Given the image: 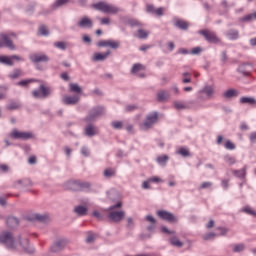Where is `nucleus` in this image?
<instances>
[{"instance_id":"31","label":"nucleus","mask_w":256,"mask_h":256,"mask_svg":"<svg viewBox=\"0 0 256 256\" xmlns=\"http://www.w3.org/2000/svg\"><path fill=\"white\" fill-rule=\"evenodd\" d=\"M85 135L88 137H95L96 133L93 124L88 123V125L85 127Z\"/></svg>"},{"instance_id":"32","label":"nucleus","mask_w":256,"mask_h":256,"mask_svg":"<svg viewBox=\"0 0 256 256\" xmlns=\"http://www.w3.org/2000/svg\"><path fill=\"white\" fill-rule=\"evenodd\" d=\"M23 75V70L16 68L10 74H8L9 79H19Z\"/></svg>"},{"instance_id":"62","label":"nucleus","mask_w":256,"mask_h":256,"mask_svg":"<svg viewBox=\"0 0 256 256\" xmlns=\"http://www.w3.org/2000/svg\"><path fill=\"white\" fill-rule=\"evenodd\" d=\"M81 154H82L84 157H89V155H90L89 148H87L86 146H83V147L81 148Z\"/></svg>"},{"instance_id":"11","label":"nucleus","mask_w":256,"mask_h":256,"mask_svg":"<svg viewBox=\"0 0 256 256\" xmlns=\"http://www.w3.org/2000/svg\"><path fill=\"white\" fill-rule=\"evenodd\" d=\"M199 34L204 36L207 43H213L214 45L221 43V39L217 37L215 32H211L209 30H200Z\"/></svg>"},{"instance_id":"1","label":"nucleus","mask_w":256,"mask_h":256,"mask_svg":"<svg viewBox=\"0 0 256 256\" xmlns=\"http://www.w3.org/2000/svg\"><path fill=\"white\" fill-rule=\"evenodd\" d=\"M92 9L95 11H100V13H106L108 15H117V13L121 12V8L113 4H107L105 1H99L92 4Z\"/></svg>"},{"instance_id":"5","label":"nucleus","mask_w":256,"mask_h":256,"mask_svg":"<svg viewBox=\"0 0 256 256\" xmlns=\"http://www.w3.org/2000/svg\"><path fill=\"white\" fill-rule=\"evenodd\" d=\"M159 121V112L152 111L147 116L144 122L141 124V127L144 129V131H147L153 127L156 123Z\"/></svg>"},{"instance_id":"17","label":"nucleus","mask_w":256,"mask_h":256,"mask_svg":"<svg viewBox=\"0 0 256 256\" xmlns=\"http://www.w3.org/2000/svg\"><path fill=\"white\" fill-rule=\"evenodd\" d=\"M170 97L171 94L169 93V91L163 89L159 90L156 94V99L158 103H165V101H168Z\"/></svg>"},{"instance_id":"33","label":"nucleus","mask_w":256,"mask_h":256,"mask_svg":"<svg viewBox=\"0 0 256 256\" xmlns=\"http://www.w3.org/2000/svg\"><path fill=\"white\" fill-rule=\"evenodd\" d=\"M69 89H70L71 93H78V94L83 93V89L77 83H70L69 84Z\"/></svg>"},{"instance_id":"40","label":"nucleus","mask_w":256,"mask_h":256,"mask_svg":"<svg viewBox=\"0 0 256 256\" xmlns=\"http://www.w3.org/2000/svg\"><path fill=\"white\" fill-rule=\"evenodd\" d=\"M36 82H37V80L31 78V79L21 80L16 85L18 87H27V85H29V83H36Z\"/></svg>"},{"instance_id":"15","label":"nucleus","mask_w":256,"mask_h":256,"mask_svg":"<svg viewBox=\"0 0 256 256\" xmlns=\"http://www.w3.org/2000/svg\"><path fill=\"white\" fill-rule=\"evenodd\" d=\"M77 27L80 29H93V20L85 16L77 23Z\"/></svg>"},{"instance_id":"10","label":"nucleus","mask_w":256,"mask_h":256,"mask_svg":"<svg viewBox=\"0 0 256 256\" xmlns=\"http://www.w3.org/2000/svg\"><path fill=\"white\" fill-rule=\"evenodd\" d=\"M12 139H20V141H29V139H35L33 132H21L17 129H13L10 133Z\"/></svg>"},{"instance_id":"24","label":"nucleus","mask_w":256,"mask_h":256,"mask_svg":"<svg viewBox=\"0 0 256 256\" xmlns=\"http://www.w3.org/2000/svg\"><path fill=\"white\" fill-rule=\"evenodd\" d=\"M21 107H23V104H21V101L11 100L10 103L6 106V109H8V111H16V109H21Z\"/></svg>"},{"instance_id":"47","label":"nucleus","mask_w":256,"mask_h":256,"mask_svg":"<svg viewBox=\"0 0 256 256\" xmlns=\"http://www.w3.org/2000/svg\"><path fill=\"white\" fill-rule=\"evenodd\" d=\"M178 155H181L182 157H189V155H191V152H189V149L185 148V147H181L178 151H177Z\"/></svg>"},{"instance_id":"41","label":"nucleus","mask_w":256,"mask_h":256,"mask_svg":"<svg viewBox=\"0 0 256 256\" xmlns=\"http://www.w3.org/2000/svg\"><path fill=\"white\" fill-rule=\"evenodd\" d=\"M242 213H246L247 215H251L252 217H256V211L251 209L249 206H245L240 210Z\"/></svg>"},{"instance_id":"54","label":"nucleus","mask_w":256,"mask_h":256,"mask_svg":"<svg viewBox=\"0 0 256 256\" xmlns=\"http://www.w3.org/2000/svg\"><path fill=\"white\" fill-rule=\"evenodd\" d=\"M248 138H249V141H250L251 145H255L256 144V131L251 132L248 135Z\"/></svg>"},{"instance_id":"60","label":"nucleus","mask_w":256,"mask_h":256,"mask_svg":"<svg viewBox=\"0 0 256 256\" xmlns=\"http://www.w3.org/2000/svg\"><path fill=\"white\" fill-rule=\"evenodd\" d=\"M161 232L166 233V235H175V231L169 230L166 226L161 227Z\"/></svg>"},{"instance_id":"63","label":"nucleus","mask_w":256,"mask_h":256,"mask_svg":"<svg viewBox=\"0 0 256 256\" xmlns=\"http://www.w3.org/2000/svg\"><path fill=\"white\" fill-rule=\"evenodd\" d=\"M98 47H109V40H101L97 43Z\"/></svg>"},{"instance_id":"52","label":"nucleus","mask_w":256,"mask_h":256,"mask_svg":"<svg viewBox=\"0 0 256 256\" xmlns=\"http://www.w3.org/2000/svg\"><path fill=\"white\" fill-rule=\"evenodd\" d=\"M95 242V233L89 231L88 236L86 237V243L91 244Z\"/></svg>"},{"instance_id":"6","label":"nucleus","mask_w":256,"mask_h":256,"mask_svg":"<svg viewBox=\"0 0 256 256\" xmlns=\"http://www.w3.org/2000/svg\"><path fill=\"white\" fill-rule=\"evenodd\" d=\"M69 245V239L65 237L57 238L50 246L51 253H61Z\"/></svg>"},{"instance_id":"16","label":"nucleus","mask_w":256,"mask_h":256,"mask_svg":"<svg viewBox=\"0 0 256 256\" xmlns=\"http://www.w3.org/2000/svg\"><path fill=\"white\" fill-rule=\"evenodd\" d=\"M248 67H253V64L249 62L242 63L238 66L237 72L243 75V77H249L251 72L249 71Z\"/></svg>"},{"instance_id":"23","label":"nucleus","mask_w":256,"mask_h":256,"mask_svg":"<svg viewBox=\"0 0 256 256\" xmlns=\"http://www.w3.org/2000/svg\"><path fill=\"white\" fill-rule=\"evenodd\" d=\"M226 37L229 41H237L239 39V30L237 29H230L226 32Z\"/></svg>"},{"instance_id":"42","label":"nucleus","mask_w":256,"mask_h":256,"mask_svg":"<svg viewBox=\"0 0 256 256\" xmlns=\"http://www.w3.org/2000/svg\"><path fill=\"white\" fill-rule=\"evenodd\" d=\"M142 69H143V64L136 63L132 66L131 73H132V75H135V74L139 73V71H141Z\"/></svg>"},{"instance_id":"61","label":"nucleus","mask_w":256,"mask_h":256,"mask_svg":"<svg viewBox=\"0 0 256 256\" xmlns=\"http://www.w3.org/2000/svg\"><path fill=\"white\" fill-rule=\"evenodd\" d=\"M148 179L150 183H163V179L159 178L158 176H153Z\"/></svg>"},{"instance_id":"37","label":"nucleus","mask_w":256,"mask_h":256,"mask_svg":"<svg viewBox=\"0 0 256 256\" xmlns=\"http://www.w3.org/2000/svg\"><path fill=\"white\" fill-rule=\"evenodd\" d=\"M38 33L42 37H49V29H47V26H45V24L39 26Z\"/></svg>"},{"instance_id":"29","label":"nucleus","mask_w":256,"mask_h":256,"mask_svg":"<svg viewBox=\"0 0 256 256\" xmlns=\"http://www.w3.org/2000/svg\"><path fill=\"white\" fill-rule=\"evenodd\" d=\"M0 63L2 65H7L8 67H13V65H15V63L12 61L11 56H5V55L0 56Z\"/></svg>"},{"instance_id":"53","label":"nucleus","mask_w":256,"mask_h":256,"mask_svg":"<svg viewBox=\"0 0 256 256\" xmlns=\"http://www.w3.org/2000/svg\"><path fill=\"white\" fill-rule=\"evenodd\" d=\"M214 237H217V234L215 232H209L203 236L204 241H210V239H213Z\"/></svg>"},{"instance_id":"2","label":"nucleus","mask_w":256,"mask_h":256,"mask_svg":"<svg viewBox=\"0 0 256 256\" xmlns=\"http://www.w3.org/2000/svg\"><path fill=\"white\" fill-rule=\"evenodd\" d=\"M123 207V203L118 201L116 204L111 205L108 208V219L112 221V223H121L123 219H125V211H115V209H121Z\"/></svg>"},{"instance_id":"14","label":"nucleus","mask_w":256,"mask_h":256,"mask_svg":"<svg viewBox=\"0 0 256 256\" xmlns=\"http://www.w3.org/2000/svg\"><path fill=\"white\" fill-rule=\"evenodd\" d=\"M29 59L31 63H34V65H37V63H49L50 61V58L47 56V54L39 53L30 54Z\"/></svg>"},{"instance_id":"55","label":"nucleus","mask_w":256,"mask_h":256,"mask_svg":"<svg viewBox=\"0 0 256 256\" xmlns=\"http://www.w3.org/2000/svg\"><path fill=\"white\" fill-rule=\"evenodd\" d=\"M155 6L153 4H147L146 5V12L151 13V15H155Z\"/></svg>"},{"instance_id":"25","label":"nucleus","mask_w":256,"mask_h":256,"mask_svg":"<svg viewBox=\"0 0 256 256\" xmlns=\"http://www.w3.org/2000/svg\"><path fill=\"white\" fill-rule=\"evenodd\" d=\"M109 55H111V51L110 50H108V51H106L104 53L96 52V53H94L93 59H94V61H105V59L107 57H109Z\"/></svg>"},{"instance_id":"35","label":"nucleus","mask_w":256,"mask_h":256,"mask_svg":"<svg viewBox=\"0 0 256 256\" xmlns=\"http://www.w3.org/2000/svg\"><path fill=\"white\" fill-rule=\"evenodd\" d=\"M156 161L158 165H162V167H165V165H167V161H169V156L166 154L158 156Z\"/></svg>"},{"instance_id":"57","label":"nucleus","mask_w":256,"mask_h":256,"mask_svg":"<svg viewBox=\"0 0 256 256\" xmlns=\"http://www.w3.org/2000/svg\"><path fill=\"white\" fill-rule=\"evenodd\" d=\"M92 216L96 217V219H98V221H103V214H101V212H99V210H94L92 212Z\"/></svg>"},{"instance_id":"58","label":"nucleus","mask_w":256,"mask_h":256,"mask_svg":"<svg viewBox=\"0 0 256 256\" xmlns=\"http://www.w3.org/2000/svg\"><path fill=\"white\" fill-rule=\"evenodd\" d=\"M203 52V49L201 47H195V48H192L191 50V55H201V53Z\"/></svg>"},{"instance_id":"34","label":"nucleus","mask_w":256,"mask_h":256,"mask_svg":"<svg viewBox=\"0 0 256 256\" xmlns=\"http://www.w3.org/2000/svg\"><path fill=\"white\" fill-rule=\"evenodd\" d=\"M69 3V0H56L52 5V10L56 11V9H59V7H63L64 5H67Z\"/></svg>"},{"instance_id":"21","label":"nucleus","mask_w":256,"mask_h":256,"mask_svg":"<svg viewBox=\"0 0 256 256\" xmlns=\"http://www.w3.org/2000/svg\"><path fill=\"white\" fill-rule=\"evenodd\" d=\"M238 95H240L239 90L233 88L228 89L223 93L224 99H235Z\"/></svg>"},{"instance_id":"30","label":"nucleus","mask_w":256,"mask_h":256,"mask_svg":"<svg viewBox=\"0 0 256 256\" xmlns=\"http://www.w3.org/2000/svg\"><path fill=\"white\" fill-rule=\"evenodd\" d=\"M34 221H39V223H47L49 221V216L47 214H34Z\"/></svg>"},{"instance_id":"49","label":"nucleus","mask_w":256,"mask_h":256,"mask_svg":"<svg viewBox=\"0 0 256 256\" xmlns=\"http://www.w3.org/2000/svg\"><path fill=\"white\" fill-rule=\"evenodd\" d=\"M220 61L222 65H226L227 61H229V56H227V50L221 52Z\"/></svg>"},{"instance_id":"46","label":"nucleus","mask_w":256,"mask_h":256,"mask_svg":"<svg viewBox=\"0 0 256 256\" xmlns=\"http://www.w3.org/2000/svg\"><path fill=\"white\" fill-rule=\"evenodd\" d=\"M111 127L116 129L117 131H121L123 129V122L122 121H113L111 122Z\"/></svg>"},{"instance_id":"45","label":"nucleus","mask_w":256,"mask_h":256,"mask_svg":"<svg viewBox=\"0 0 256 256\" xmlns=\"http://www.w3.org/2000/svg\"><path fill=\"white\" fill-rule=\"evenodd\" d=\"M224 161L228 163V165H235V163H237V160L235 159V157L229 154L224 156Z\"/></svg>"},{"instance_id":"51","label":"nucleus","mask_w":256,"mask_h":256,"mask_svg":"<svg viewBox=\"0 0 256 256\" xmlns=\"http://www.w3.org/2000/svg\"><path fill=\"white\" fill-rule=\"evenodd\" d=\"M137 37L138 39H147V37H149V33L143 29H139Z\"/></svg>"},{"instance_id":"50","label":"nucleus","mask_w":256,"mask_h":256,"mask_svg":"<svg viewBox=\"0 0 256 256\" xmlns=\"http://www.w3.org/2000/svg\"><path fill=\"white\" fill-rule=\"evenodd\" d=\"M127 23L130 27H141V22L137 19H128Z\"/></svg>"},{"instance_id":"8","label":"nucleus","mask_w":256,"mask_h":256,"mask_svg":"<svg viewBox=\"0 0 256 256\" xmlns=\"http://www.w3.org/2000/svg\"><path fill=\"white\" fill-rule=\"evenodd\" d=\"M51 96V88L41 84L38 89L32 91L34 99H47Z\"/></svg>"},{"instance_id":"19","label":"nucleus","mask_w":256,"mask_h":256,"mask_svg":"<svg viewBox=\"0 0 256 256\" xmlns=\"http://www.w3.org/2000/svg\"><path fill=\"white\" fill-rule=\"evenodd\" d=\"M239 103L241 105H249L250 107H255L256 106V99H255V97L244 96V97L240 98Z\"/></svg>"},{"instance_id":"26","label":"nucleus","mask_w":256,"mask_h":256,"mask_svg":"<svg viewBox=\"0 0 256 256\" xmlns=\"http://www.w3.org/2000/svg\"><path fill=\"white\" fill-rule=\"evenodd\" d=\"M103 176L105 179H113V177H117V170H115V168H106L103 172Z\"/></svg>"},{"instance_id":"18","label":"nucleus","mask_w":256,"mask_h":256,"mask_svg":"<svg viewBox=\"0 0 256 256\" xmlns=\"http://www.w3.org/2000/svg\"><path fill=\"white\" fill-rule=\"evenodd\" d=\"M234 177L237 179H240V181H245L247 177V166L245 165L243 168L238 169V170H233L232 171Z\"/></svg>"},{"instance_id":"36","label":"nucleus","mask_w":256,"mask_h":256,"mask_svg":"<svg viewBox=\"0 0 256 256\" xmlns=\"http://www.w3.org/2000/svg\"><path fill=\"white\" fill-rule=\"evenodd\" d=\"M17 185H21V187H31V185H33V182H31V180L29 179H22L15 182L16 187Z\"/></svg>"},{"instance_id":"38","label":"nucleus","mask_w":256,"mask_h":256,"mask_svg":"<svg viewBox=\"0 0 256 256\" xmlns=\"http://www.w3.org/2000/svg\"><path fill=\"white\" fill-rule=\"evenodd\" d=\"M169 243L173 246V247H183V243L181 242V240L177 239V236H173L169 239Z\"/></svg>"},{"instance_id":"7","label":"nucleus","mask_w":256,"mask_h":256,"mask_svg":"<svg viewBox=\"0 0 256 256\" xmlns=\"http://www.w3.org/2000/svg\"><path fill=\"white\" fill-rule=\"evenodd\" d=\"M0 243L5 245L7 249H15V238L9 231H4L0 234Z\"/></svg>"},{"instance_id":"9","label":"nucleus","mask_w":256,"mask_h":256,"mask_svg":"<svg viewBox=\"0 0 256 256\" xmlns=\"http://www.w3.org/2000/svg\"><path fill=\"white\" fill-rule=\"evenodd\" d=\"M11 37H17V34L15 32L0 33V39H2L4 47H7L10 51H15V44H13Z\"/></svg>"},{"instance_id":"44","label":"nucleus","mask_w":256,"mask_h":256,"mask_svg":"<svg viewBox=\"0 0 256 256\" xmlns=\"http://www.w3.org/2000/svg\"><path fill=\"white\" fill-rule=\"evenodd\" d=\"M224 147L227 151H235V149H237V146H235V143H232L231 140H227Z\"/></svg>"},{"instance_id":"27","label":"nucleus","mask_w":256,"mask_h":256,"mask_svg":"<svg viewBox=\"0 0 256 256\" xmlns=\"http://www.w3.org/2000/svg\"><path fill=\"white\" fill-rule=\"evenodd\" d=\"M174 27H177L181 31H187V29H189V23L185 20H176L174 22Z\"/></svg>"},{"instance_id":"43","label":"nucleus","mask_w":256,"mask_h":256,"mask_svg":"<svg viewBox=\"0 0 256 256\" xmlns=\"http://www.w3.org/2000/svg\"><path fill=\"white\" fill-rule=\"evenodd\" d=\"M232 251L233 253H242V251H245V244L240 243V244L234 245Z\"/></svg>"},{"instance_id":"39","label":"nucleus","mask_w":256,"mask_h":256,"mask_svg":"<svg viewBox=\"0 0 256 256\" xmlns=\"http://www.w3.org/2000/svg\"><path fill=\"white\" fill-rule=\"evenodd\" d=\"M200 93H205L207 97H211V95L215 93V90L213 89V86H205L202 90H200Z\"/></svg>"},{"instance_id":"48","label":"nucleus","mask_w":256,"mask_h":256,"mask_svg":"<svg viewBox=\"0 0 256 256\" xmlns=\"http://www.w3.org/2000/svg\"><path fill=\"white\" fill-rule=\"evenodd\" d=\"M54 47L60 49V51H65L67 49V44L63 41H58L54 43Z\"/></svg>"},{"instance_id":"22","label":"nucleus","mask_w":256,"mask_h":256,"mask_svg":"<svg viewBox=\"0 0 256 256\" xmlns=\"http://www.w3.org/2000/svg\"><path fill=\"white\" fill-rule=\"evenodd\" d=\"M64 105H77L79 103V96L74 95V96H66L63 99Z\"/></svg>"},{"instance_id":"3","label":"nucleus","mask_w":256,"mask_h":256,"mask_svg":"<svg viewBox=\"0 0 256 256\" xmlns=\"http://www.w3.org/2000/svg\"><path fill=\"white\" fill-rule=\"evenodd\" d=\"M65 189L68 191H91V183L81 180H70L65 183Z\"/></svg>"},{"instance_id":"59","label":"nucleus","mask_w":256,"mask_h":256,"mask_svg":"<svg viewBox=\"0 0 256 256\" xmlns=\"http://www.w3.org/2000/svg\"><path fill=\"white\" fill-rule=\"evenodd\" d=\"M210 187H213V183L212 182H203L200 185L199 190H201V189H210Z\"/></svg>"},{"instance_id":"13","label":"nucleus","mask_w":256,"mask_h":256,"mask_svg":"<svg viewBox=\"0 0 256 256\" xmlns=\"http://www.w3.org/2000/svg\"><path fill=\"white\" fill-rule=\"evenodd\" d=\"M157 215L162 221H167V223H177V217L169 211L158 210Z\"/></svg>"},{"instance_id":"56","label":"nucleus","mask_w":256,"mask_h":256,"mask_svg":"<svg viewBox=\"0 0 256 256\" xmlns=\"http://www.w3.org/2000/svg\"><path fill=\"white\" fill-rule=\"evenodd\" d=\"M119 45V42L108 40V47H110V49H119Z\"/></svg>"},{"instance_id":"28","label":"nucleus","mask_w":256,"mask_h":256,"mask_svg":"<svg viewBox=\"0 0 256 256\" xmlns=\"http://www.w3.org/2000/svg\"><path fill=\"white\" fill-rule=\"evenodd\" d=\"M87 211H89V208L83 205H78L74 208V212L77 213L79 217H85V215H87Z\"/></svg>"},{"instance_id":"4","label":"nucleus","mask_w":256,"mask_h":256,"mask_svg":"<svg viewBox=\"0 0 256 256\" xmlns=\"http://www.w3.org/2000/svg\"><path fill=\"white\" fill-rule=\"evenodd\" d=\"M105 115V107L98 105L92 107L89 111L86 117L84 118L85 123H93L94 121H97L100 117H103Z\"/></svg>"},{"instance_id":"12","label":"nucleus","mask_w":256,"mask_h":256,"mask_svg":"<svg viewBox=\"0 0 256 256\" xmlns=\"http://www.w3.org/2000/svg\"><path fill=\"white\" fill-rule=\"evenodd\" d=\"M18 243L20 247H22L24 253H27L28 255H33V253H35V247L29 244V239L21 238V236H18Z\"/></svg>"},{"instance_id":"64","label":"nucleus","mask_w":256,"mask_h":256,"mask_svg":"<svg viewBox=\"0 0 256 256\" xmlns=\"http://www.w3.org/2000/svg\"><path fill=\"white\" fill-rule=\"evenodd\" d=\"M60 79H62L63 81H69V79H71L69 77V74L67 72H63L60 74Z\"/></svg>"},{"instance_id":"20","label":"nucleus","mask_w":256,"mask_h":256,"mask_svg":"<svg viewBox=\"0 0 256 256\" xmlns=\"http://www.w3.org/2000/svg\"><path fill=\"white\" fill-rule=\"evenodd\" d=\"M19 223H20L19 218L15 217V216H8L6 219V225L10 229H15V228L19 227Z\"/></svg>"}]
</instances>
